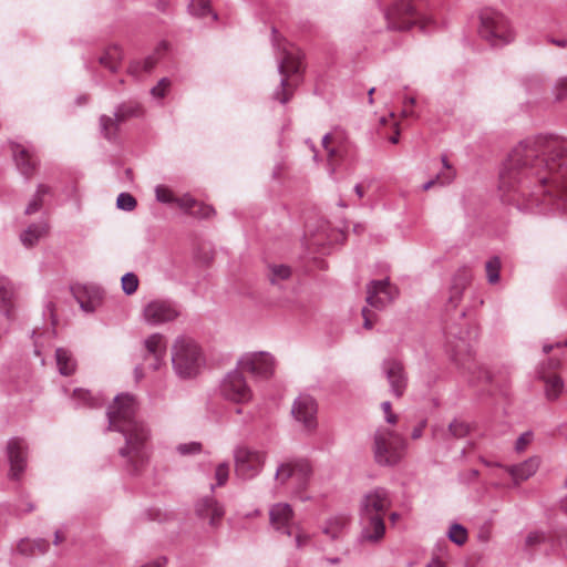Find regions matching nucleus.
Returning <instances> with one entry per match:
<instances>
[{"label":"nucleus","mask_w":567,"mask_h":567,"mask_svg":"<svg viewBox=\"0 0 567 567\" xmlns=\"http://www.w3.org/2000/svg\"><path fill=\"white\" fill-rule=\"evenodd\" d=\"M499 190L523 212L567 208V146L543 136L519 142L504 163Z\"/></svg>","instance_id":"obj_1"},{"label":"nucleus","mask_w":567,"mask_h":567,"mask_svg":"<svg viewBox=\"0 0 567 567\" xmlns=\"http://www.w3.org/2000/svg\"><path fill=\"white\" fill-rule=\"evenodd\" d=\"M137 403L128 393L117 394L107 409L109 430L123 434L125 445L118 450L132 473L147 462L150 429L137 415Z\"/></svg>","instance_id":"obj_2"},{"label":"nucleus","mask_w":567,"mask_h":567,"mask_svg":"<svg viewBox=\"0 0 567 567\" xmlns=\"http://www.w3.org/2000/svg\"><path fill=\"white\" fill-rule=\"evenodd\" d=\"M172 364L179 378L190 379L196 377L205 364L202 348L190 337H177L172 347Z\"/></svg>","instance_id":"obj_3"},{"label":"nucleus","mask_w":567,"mask_h":567,"mask_svg":"<svg viewBox=\"0 0 567 567\" xmlns=\"http://www.w3.org/2000/svg\"><path fill=\"white\" fill-rule=\"evenodd\" d=\"M406 447L405 439L386 427H380L374 433L373 455L377 464L394 466L403 457Z\"/></svg>","instance_id":"obj_4"},{"label":"nucleus","mask_w":567,"mask_h":567,"mask_svg":"<svg viewBox=\"0 0 567 567\" xmlns=\"http://www.w3.org/2000/svg\"><path fill=\"white\" fill-rule=\"evenodd\" d=\"M480 35L494 47H501L512 42L515 32L509 20L499 11L487 8L480 14Z\"/></svg>","instance_id":"obj_5"},{"label":"nucleus","mask_w":567,"mask_h":567,"mask_svg":"<svg viewBox=\"0 0 567 567\" xmlns=\"http://www.w3.org/2000/svg\"><path fill=\"white\" fill-rule=\"evenodd\" d=\"M423 7L424 0H399L385 13L389 28L402 31L420 22L421 29H425Z\"/></svg>","instance_id":"obj_6"},{"label":"nucleus","mask_w":567,"mask_h":567,"mask_svg":"<svg viewBox=\"0 0 567 567\" xmlns=\"http://www.w3.org/2000/svg\"><path fill=\"white\" fill-rule=\"evenodd\" d=\"M301 68V55L297 49L284 47L282 53L278 58V72L282 76L278 87L272 94V99L286 104L292 95V83L290 78L299 73Z\"/></svg>","instance_id":"obj_7"},{"label":"nucleus","mask_w":567,"mask_h":567,"mask_svg":"<svg viewBox=\"0 0 567 567\" xmlns=\"http://www.w3.org/2000/svg\"><path fill=\"white\" fill-rule=\"evenodd\" d=\"M235 474L248 481L258 476L266 463L267 452L248 445H237L233 451Z\"/></svg>","instance_id":"obj_8"},{"label":"nucleus","mask_w":567,"mask_h":567,"mask_svg":"<svg viewBox=\"0 0 567 567\" xmlns=\"http://www.w3.org/2000/svg\"><path fill=\"white\" fill-rule=\"evenodd\" d=\"M311 475V466L306 460H290L278 465L275 481L278 485L290 484L296 491L305 488Z\"/></svg>","instance_id":"obj_9"},{"label":"nucleus","mask_w":567,"mask_h":567,"mask_svg":"<svg viewBox=\"0 0 567 567\" xmlns=\"http://www.w3.org/2000/svg\"><path fill=\"white\" fill-rule=\"evenodd\" d=\"M237 368L257 380H267L274 375L275 359L268 352H248L239 358Z\"/></svg>","instance_id":"obj_10"},{"label":"nucleus","mask_w":567,"mask_h":567,"mask_svg":"<svg viewBox=\"0 0 567 567\" xmlns=\"http://www.w3.org/2000/svg\"><path fill=\"white\" fill-rule=\"evenodd\" d=\"M221 395L235 403H247L252 399V391L247 384L240 370H234L227 373L220 384Z\"/></svg>","instance_id":"obj_11"},{"label":"nucleus","mask_w":567,"mask_h":567,"mask_svg":"<svg viewBox=\"0 0 567 567\" xmlns=\"http://www.w3.org/2000/svg\"><path fill=\"white\" fill-rule=\"evenodd\" d=\"M399 296L398 288L390 282L389 278L371 280L367 285V303L378 310H382L392 303Z\"/></svg>","instance_id":"obj_12"},{"label":"nucleus","mask_w":567,"mask_h":567,"mask_svg":"<svg viewBox=\"0 0 567 567\" xmlns=\"http://www.w3.org/2000/svg\"><path fill=\"white\" fill-rule=\"evenodd\" d=\"M391 505L389 491L384 487H375L361 497L359 515L382 516L384 518V514Z\"/></svg>","instance_id":"obj_13"},{"label":"nucleus","mask_w":567,"mask_h":567,"mask_svg":"<svg viewBox=\"0 0 567 567\" xmlns=\"http://www.w3.org/2000/svg\"><path fill=\"white\" fill-rule=\"evenodd\" d=\"M178 316L179 310L177 306L169 300H152L143 310L144 320L151 326H158L174 321Z\"/></svg>","instance_id":"obj_14"},{"label":"nucleus","mask_w":567,"mask_h":567,"mask_svg":"<svg viewBox=\"0 0 567 567\" xmlns=\"http://www.w3.org/2000/svg\"><path fill=\"white\" fill-rule=\"evenodd\" d=\"M318 405L309 394H300L293 402L291 413L296 421L300 422L307 430L312 431L317 426Z\"/></svg>","instance_id":"obj_15"},{"label":"nucleus","mask_w":567,"mask_h":567,"mask_svg":"<svg viewBox=\"0 0 567 567\" xmlns=\"http://www.w3.org/2000/svg\"><path fill=\"white\" fill-rule=\"evenodd\" d=\"M361 532L360 544H379L385 535V523L382 516L359 515Z\"/></svg>","instance_id":"obj_16"},{"label":"nucleus","mask_w":567,"mask_h":567,"mask_svg":"<svg viewBox=\"0 0 567 567\" xmlns=\"http://www.w3.org/2000/svg\"><path fill=\"white\" fill-rule=\"evenodd\" d=\"M7 456L10 463L9 475L18 480L27 466V445L20 437H12L7 444Z\"/></svg>","instance_id":"obj_17"},{"label":"nucleus","mask_w":567,"mask_h":567,"mask_svg":"<svg viewBox=\"0 0 567 567\" xmlns=\"http://www.w3.org/2000/svg\"><path fill=\"white\" fill-rule=\"evenodd\" d=\"M382 370L389 381L391 392L396 398L402 396L408 384L402 363L394 359H386L382 363Z\"/></svg>","instance_id":"obj_18"},{"label":"nucleus","mask_w":567,"mask_h":567,"mask_svg":"<svg viewBox=\"0 0 567 567\" xmlns=\"http://www.w3.org/2000/svg\"><path fill=\"white\" fill-rule=\"evenodd\" d=\"M269 522L277 532L292 535L293 509L287 503L274 504L269 509Z\"/></svg>","instance_id":"obj_19"},{"label":"nucleus","mask_w":567,"mask_h":567,"mask_svg":"<svg viewBox=\"0 0 567 567\" xmlns=\"http://www.w3.org/2000/svg\"><path fill=\"white\" fill-rule=\"evenodd\" d=\"M195 511L198 517L202 519H208L209 525L212 526H216L225 514L223 505L213 496H205L200 498L196 503Z\"/></svg>","instance_id":"obj_20"},{"label":"nucleus","mask_w":567,"mask_h":567,"mask_svg":"<svg viewBox=\"0 0 567 567\" xmlns=\"http://www.w3.org/2000/svg\"><path fill=\"white\" fill-rule=\"evenodd\" d=\"M350 526V516L336 514L328 517L321 525V532L331 540L343 538Z\"/></svg>","instance_id":"obj_21"},{"label":"nucleus","mask_w":567,"mask_h":567,"mask_svg":"<svg viewBox=\"0 0 567 567\" xmlns=\"http://www.w3.org/2000/svg\"><path fill=\"white\" fill-rule=\"evenodd\" d=\"M18 298L17 286L6 276H0V311L11 318Z\"/></svg>","instance_id":"obj_22"},{"label":"nucleus","mask_w":567,"mask_h":567,"mask_svg":"<svg viewBox=\"0 0 567 567\" xmlns=\"http://www.w3.org/2000/svg\"><path fill=\"white\" fill-rule=\"evenodd\" d=\"M144 348L148 355L154 358L152 368L157 370L166 357L167 344L162 333H153L144 340Z\"/></svg>","instance_id":"obj_23"},{"label":"nucleus","mask_w":567,"mask_h":567,"mask_svg":"<svg viewBox=\"0 0 567 567\" xmlns=\"http://www.w3.org/2000/svg\"><path fill=\"white\" fill-rule=\"evenodd\" d=\"M539 465V457L533 456L517 465L505 466V470L511 475L514 483L518 485L520 482L532 477L537 472Z\"/></svg>","instance_id":"obj_24"},{"label":"nucleus","mask_w":567,"mask_h":567,"mask_svg":"<svg viewBox=\"0 0 567 567\" xmlns=\"http://www.w3.org/2000/svg\"><path fill=\"white\" fill-rule=\"evenodd\" d=\"M12 152L19 172L27 178L32 176L38 165V158L28 150L18 144L13 145Z\"/></svg>","instance_id":"obj_25"},{"label":"nucleus","mask_w":567,"mask_h":567,"mask_svg":"<svg viewBox=\"0 0 567 567\" xmlns=\"http://www.w3.org/2000/svg\"><path fill=\"white\" fill-rule=\"evenodd\" d=\"M472 274L466 267L460 268L453 277L452 285L450 288L449 301L453 307H456L461 301L463 291L471 281Z\"/></svg>","instance_id":"obj_26"},{"label":"nucleus","mask_w":567,"mask_h":567,"mask_svg":"<svg viewBox=\"0 0 567 567\" xmlns=\"http://www.w3.org/2000/svg\"><path fill=\"white\" fill-rule=\"evenodd\" d=\"M175 204L190 215L199 218H208L214 214L213 207L196 202L187 194L182 197H176Z\"/></svg>","instance_id":"obj_27"},{"label":"nucleus","mask_w":567,"mask_h":567,"mask_svg":"<svg viewBox=\"0 0 567 567\" xmlns=\"http://www.w3.org/2000/svg\"><path fill=\"white\" fill-rule=\"evenodd\" d=\"M536 373L537 378L545 382L546 398L548 400H556L564 389L563 379L557 374H549L545 372L544 367H539Z\"/></svg>","instance_id":"obj_28"},{"label":"nucleus","mask_w":567,"mask_h":567,"mask_svg":"<svg viewBox=\"0 0 567 567\" xmlns=\"http://www.w3.org/2000/svg\"><path fill=\"white\" fill-rule=\"evenodd\" d=\"M122 59L123 51L121 47L117 44H112L104 50L102 55L99 58V62L111 72H116L121 65Z\"/></svg>","instance_id":"obj_29"},{"label":"nucleus","mask_w":567,"mask_h":567,"mask_svg":"<svg viewBox=\"0 0 567 567\" xmlns=\"http://www.w3.org/2000/svg\"><path fill=\"white\" fill-rule=\"evenodd\" d=\"M48 233V224L40 221L31 224L21 235L20 240L25 247L34 246Z\"/></svg>","instance_id":"obj_30"},{"label":"nucleus","mask_w":567,"mask_h":567,"mask_svg":"<svg viewBox=\"0 0 567 567\" xmlns=\"http://www.w3.org/2000/svg\"><path fill=\"white\" fill-rule=\"evenodd\" d=\"M49 548V543L43 538L38 539H21L18 544V551L25 556H33L44 554Z\"/></svg>","instance_id":"obj_31"},{"label":"nucleus","mask_w":567,"mask_h":567,"mask_svg":"<svg viewBox=\"0 0 567 567\" xmlns=\"http://www.w3.org/2000/svg\"><path fill=\"white\" fill-rule=\"evenodd\" d=\"M55 359L59 372L62 375H71L74 373L76 362L69 350L64 348H58L55 350Z\"/></svg>","instance_id":"obj_32"},{"label":"nucleus","mask_w":567,"mask_h":567,"mask_svg":"<svg viewBox=\"0 0 567 567\" xmlns=\"http://www.w3.org/2000/svg\"><path fill=\"white\" fill-rule=\"evenodd\" d=\"M452 359L462 368L471 370L474 367L470 351L467 350V343L460 339V342L452 348Z\"/></svg>","instance_id":"obj_33"},{"label":"nucleus","mask_w":567,"mask_h":567,"mask_svg":"<svg viewBox=\"0 0 567 567\" xmlns=\"http://www.w3.org/2000/svg\"><path fill=\"white\" fill-rule=\"evenodd\" d=\"M188 11L192 16L197 18H204L210 14L214 21L217 20V14L212 10L210 0H190Z\"/></svg>","instance_id":"obj_34"},{"label":"nucleus","mask_w":567,"mask_h":567,"mask_svg":"<svg viewBox=\"0 0 567 567\" xmlns=\"http://www.w3.org/2000/svg\"><path fill=\"white\" fill-rule=\"evenodd\" d=\"M121 122L116 121V117L102 115L100 117V128L103 136L107 140H113L116 136V132Z\"/></svg>","instance_id":"obj_35"},{"label":"nucleus","mask_w":567,"mask_h":567,"mask_svg":"<svg viewBox=\"0 0 567 567\" xmlns=\"http://www.w3.org/2000/svg\"><path fill=\"white\" fill-rule=\"evenodd\" d=\"M157 60L153 55L145 58L143 61H134L128 66V72L138 76L142 72L150 73L155 66Z\"/></svg>","instance_id":"obj_36"},{"label":"nucleus","mask_w":567,"mask_h":567,"mask_svg":"<svg viewBox=\"0 0 567 567\" xmlns=\"http://www.w3.org/2000/svg\"><path fill=\"white\" fill-rule=\"evenodd\" d=\"M291 276V269L286 265H270L269 280L272 285H278L282 280H287Z\"/></svg>","instance_id":"obj_37"},{"label":"nucleus","mask_w":567,"mask_h":567,"mask_svg":"<svg viewBox=\"0 0 567 567\" xmlns=\"http://www.w3.org/2000/svg\"><path fill=\"white\" fill-rule=\"evenodd\" d=\"M443 169L436 174L435 178L441 186L449 185L455 178V171L449 163L446 156H442Z\"/></svg>","instance_id":"obj_38"},{"label":"nucleus","mask_w":567,"mask_h":567,"mask_svg":"<svg viewBox=\"0 0 567 567\" xmlns=\"http://www.w3.org/2000/svg\"><path fill=\"white\" fill-rule=\"evenodd\" d=\"M487 281L495 285L499 280L501 260L498 257H493L485 264Z\"/></svg>","instance_id":"obj_39"},{"label":"nucleus","mask_w":567,"mask_h":567,"mask_svg":"<svg viewBox=\"0 0 567 567\" xmlns=\"http://www.w3.org/2000/svg\"><path fill=\"white\" fill-rule=\"evenodd\" d=\"M449 539L456 545H463L467 539V532L461 524H453L447 533Z\"/></svg>","instance_id":"obj_40"},{"label":"nucleus","mask_w":567,"mask_h":567,"mask_svg":"<svg viewBox=\"0 0 567 567\" xmlns=\"http://www.w3.org/2000/svg\"><path fill=\"white\" fill-rule=\"evenodd\" d=\"M73 400L75 401L76 405H87V406H96L97 401L95 398L92 396V394L83 389H75L73 392Z\"/></svg>","instance_id":"obj_41"},{"label":"nucleus","mask_w":567,"mask_h":567,"mask_svg":"<svg viewBox=\"0 0 567 567\" xmlns=\"http://www.w3.org/2000/svg\"><path fill=\"white\" fill-rule=\"evenodd\" d=\"M122 290L125 295H133L138 287V278L133 272H126L121 279Z\"/></svg>","instance_id":"obj_42"},{"label":"nucleus","mask_w":567,"mask_h":567,"mask_svg":"<svg viewBox=\"0 0 567 567\" xmlns=\"http://www.w3.org/2000/svg\"><path fill=\"white\" fill-rule=\"evenodd\" d=\"M136 205V199L130 193H121L116 198V207L121 210L132 212Z\"/></svg>","instance_id":"obj_43"},{"label":"nucleus","mask_w":567,"mask_h":567,"mask_svg":"<svg viewBox=\"0 0 567 567\" xmlns=\"http://www.w3.org/2000/svg\"><path fill=\"white\" fill-rule=\"evenodd\" d=\"M470 432V425L463 421L454 420L449 425V433L456 439L466 436Z\"/></svg>","instance_id":"obj_44"},{"label":"nucleus","mask_w":567,"mask_h":567,"mask_svg":"<svg viewBox=\"0 0 567 567\" xmlns=\"http://www.w3.org/2000/svg\"><path fill=\"white\" fill-rule=\"evenodd\" d=\"M138 115V107L133 105H120L116 107L114 112V116L116 117V121L124 122L126 118L131 116Z\"/></svg>","instance_id":"obj_45"},{"label":"nucleus","mask_w":567,"mask_h":567,"mask_svg":"<svg viewBox=\"0 0 567 567\" xmlns=\"http://www.w3.org/2000/svg\"><path fill=\"white\" fill-rule=\"evenodd\" d=\"M229 477V464L227 462L219 463L215 470V480L217 486H223Z\"/></svg>","instance_id":"obj_46"},{"label":"nucleus","mask_w":567,"mask_h":567,"mask_svg":"<svg viewBox=\"0 0 567 567\" xmlns=\"http://www.w3.org/2000/svg\"><path fill=\"white\" fill-rule=\"evenodd\" d=\"M156 199L164 204H175L176 197L173 192L163 185H158L155 188Z\"/></svg>","instance_id":"obj_47"},{"label":"nucleus","mask_w":567,"mask_h":567,"mask_svg":"<svg viewBox=\"0 0 567 567\" xmlns=\"http://www.w3.org/2000/svg\"><path fill=\"white\" fill-rule=\"evenodd\" d=\"M177 452L181 455L197 454L202 451V444L198 442H189L177 445Z\"/></svg>","instance_id":"obj_48"},{"label":"nucleus","mask_w":567,"mask_h":567,"mask_svg":"<svg viewBox=\"0 0 567 567\" xmlns=\"http://www.w3.org/2000/svg\"><path fill=\"white\" fill-rule=\"evenodd\" d=\"M169 86H171L169 79L163 78L158 81V83L154 87H152L151 94L155 97L163 99L166 95Z\"/></svg>","instance_id":"obj_49"},{"label":"nucleus","mask_w":567,"mask_h":567,"mask_svg":"<svg viewBox=\"0 0 567 567\" xmlns=\"http://www.w3.org/2000/svg\"><path fill=\"white\" fill-rule=\"evenodd\" d=\"M553 92L556 101L567 99V78L559 79L556 82Z\"/></svg>","instance_id":"obj_50"},{"label":"nucleus","mask_w":567,"mask_h":567,"mask_svg":"<svg viewBox=\"0 0 567 567\" xmlns=\"http://www.w3.org/2000/svg\"><path fill=\"white\" fill-rule=\"evenodd\" d=\"M533 433L530 431L524 432L519 435L515 443V450L517 452H523L526 446L532 442Z\"/></svg>","instance_id":"obj_51"},{"label":"nucleus","mask_w":567,"mask_h":567,"mask_svg":"<svg viewBox=\"0 0 567 567\" xmlns=\"http://www.w3.org/2000/svg\"><path fill=\"white\" fill-rule=\"evenodd\" d=\"M381 409L383 410L384 412V415H385V421L389 423V424H395L396 421H398V416L392 413L391 411V402L389 401H384L382 404H381Z\"/></svg>","instance_id":"obj_52"},{"label":"nucleus","mask_w":567,"mask_h":567,"mask_svg":"<svg viewBox=\"0 0 567 567\" xmlns=\"http://www.w3.org/2000/svg\"><path fill=\"white\" fill-rule=\"evenodd\" d=\"M41 206H42V199L40 197H38L37 195H34L25 208V214L32 215V214L39 212Z\"/></svg>","instance_id":"obj_53"},{"label":"nucleus","mask_w":567,"mask_h":567,"mask_svg":"<svg viewBox=\"0 0 567 567\" xmlns=\"http://www.w3.org/2000/svg\"><path fill=\"white\" fill-rule=\"evenodd\" d=\"M545 539L544 533L540 532H530L526 537V545L534 546L536 544L542 543Z\"/></svg>","instance_id":"obj_54"},{"label":"nucleus","mask_w":567,"mask_h":567,"mask_svg":"<svg viewBox=\"0 0 567 567\" xmlns=\"http://www.w3.org/2000/svg\"><path fill=\"white\" fill-rule=\"evenodd\" d=\"M561 361L557 358H550L547 360L546 363L542 364L540 367H544V371L547 372V370H556L560 368Z\"/></svg>","instance_id":"obj_55"},{"label":"nucleus","mask_w":567,"mask_h":567,"mask_svg":"<svg viewBox=\"0 0 567 567\" xmlns=\"http://www.w3.org/2000/svg\"><path fill=\"white\" fill-rule=\"evenodd\" d=\"M50 192H51V188L48 185L39 184L34 195H37L38 197H40L42 199L43 196L47 194H50Z\"/></svg>","instance_id":"obj_56"},{"label":"nucleus","mask_w":567,"mask_h":567,"mask_svg":"<svg viewBox=\"0 0 567 567\" xmlns=\"http://www.w3.org/2000/svg\"><path fill=\"white\" fill-rule=\"evenodd\" d=\"M425 427V422H421L417 426H415L411 433L412 439L417 440L422 436L423 430Z\"/></svg>","instance_id":"obj_57"},{"label":"nucleus","mask_w":567,"mask_h":567,"mask_svg":"<svg viewBox=\"0 0 567 567\" xmlns=\"http://www.w3.org/2000/svg\"><path fill=\"white\" fill-rule=\"evenodd\" d=\"M362 316L364 318V322H363V327L365 329H371L372 328V321L370 319V311L365 308L362 309Z\"/></svg>","instance_id":"obj_58"},{"label":"nucleus","mask_w":567,"mask_h":567,"mask_svg":"<svg viewBox=\"0 0 567 567\" xmlns=\"http://www.w3.org/2000/svg\"><path fill=\"white\" fill-rule=\"evenodd\" d=\"M329 141H330V134H326L322 137V144H323V147L328 151L329 156L332 157L334 155V150L328 147Z\"/></svg>","instance_id":"obj_59"},{"label":"nucleus","mask_w":567,"mask_h":567,"mask_svg":"<svg viewBox=\"0 0 567 567\" xmlns=\"http://www.w3.org/2000/svg\"><path fill=\"white\" fill-rule=\"evenodd\" d=\"M308 542V537L305 535H296V545L297 547L303 546Z\"/></svg>","instance_id":"obj_60"},{"label":"nucleus","mask_w":567,"mask_h":567,"mask_svg":"<svg viewBox=\"0 0 567 567\" xmlns=\"http://www.w3.org/2000/svg\"><path fill=\"white\" fill-rule=\"evenodd\" d=\"M434 185H439L437 184V181L436 178L434 177L433 179H430L429 182H426L424 185H423V190H429L431 187H433Z\"/></svg>","instance_id":"obj_61"},{"label":"nucleus","mask_w":567,"mask_h":567,"mask_svg":"<svg viewBox=\"0 0 567 567\" xmlns=\"http://www.w3.org/2000/svg\"><path fill=\"white\" fill-rule=\"evenodd\" d=\"M354 192L359 198H362L364 196V189H363L362 185H360V184H357L354 186Z\"/></svg>","instance_id":"obj_62"},{"label":"nucleus","mask_w":567,"mask_h":567,"mask_svg":"<svg viewBox=\"0 0 567 567\" xmlns=\"http://www.w3.org/2000/svg\"><path fill=\"white\" fill-rule=\"evenodd\" d=\"M412 106H409V105H405L404 104V107L402 110V115L408 117V116H412L413 115V111L411 109Z\"/></svg>","instance_id":"obj_63"},{"label":"nucleus","mask_w":567,"mask_h":567,"mask_svg":"<svg viewBox=\"0 0 567 567\" xmlns=\"http://www.w3.org/2000/svg\"><path fill=\"white\" fill-rule=\"evenodd\" d=\"M64 539V537L62 536V534L58 530L55 532L54 534V544L55 545H59L60 543H62Z\"/></svg>","instance_id":"obj_64"}]
</instances>
